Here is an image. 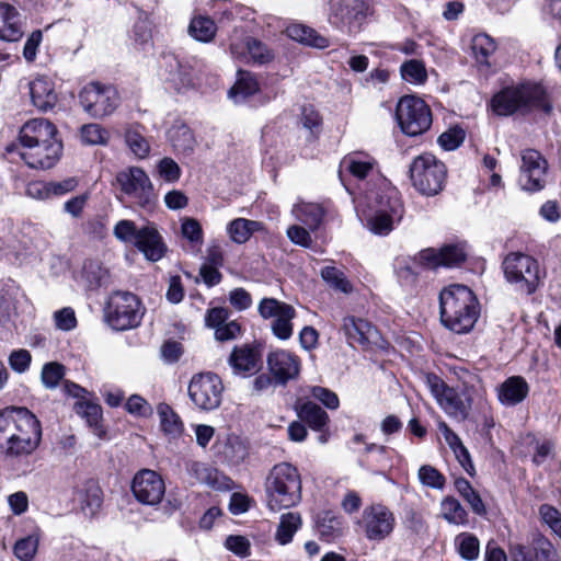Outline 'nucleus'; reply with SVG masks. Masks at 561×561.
I'll return each mask as SVG.
<instances>
[{
  "instance_id": "60",
  "label": "nucleus",
  "mask_w": 561,
  "mask_h": 561,
  "mask_svg": "<svg viewBox=\"0 0 561 561\" xmlns=\"http://www.w3.org/2000/svg\"><path fill=\"white\" fill-rule=\"evenodd\" d=\"M157 171L159 176L168 183L176 182L182 174L180 165L169 157H164L158 162Z\"/></svg>"
},
{
  "instance_id": "13",
  "label": "nucleus",
  "mask_w": 561,
  "mask_h": 561,
  "mask_svg": "<svg viewBox=\"0 0 561 561\" xmlns=\"http://www.w3.org/2000/svg\"><path fill=\"white\" fill-rule=\"evenodd\" d=\"M224 385L214 373H201L188 383V397L196 408L203 411L217 409L222 399Z\"/></svg>"
},
{
  "instance_id": "31",
  "label": "nucleus",
  "mask_w": 561,
  "mask_h": 561,
  "mask_svg": "<svg viewBox=\"0 0 561 561\" xmlns=\"http://www.w3.org/2000/svg\"><path fill=\"white\" fill-rule=\"evenodd\" d=\"M124 139L127 148L137 159H146L150 154L151 144L146 136V128L140 124H130L125 128Z\"/></svg>"
},
{
  "instance_id": "17",
  "label": "nucleus",
  "mask_w": 561,
  "mask_h": 561,
  "mask_svg": "<svg viewBox=\"0 0 561 561\" xmlns=\"http://www.w3.org/2000/svg\"><path fill=\"white\" fill-rule=\"evenodd\" d=\"M548 162L543 156L535 149H526L522 152L519 185L524 191L538 192L546 185Z\"/></svg>"
},
{
  "instance_id": "40",
  "label": "nucleus",
  "mask_w": 561,
  "mask_h": 561,
  "mask_svg": "<svg viewBox=\"0 0 561 561\" xmlns=\"http://www.w3.org/2000/svg\"><path fill=\"white\" fill-rule=\"evenodd\" d=\"M261 229L262 222L245 218L233 219L227 227L231 240L239 244L247 242L254 232Z\"/></svg>"
},
{
  "instance_id": "57",
  "label": "nucleus",
  "mask_w": 561,
  "mask_h": 561,
  "mask_svg": "<svg viewBox=\"0 0 561 561\" xmlns=\"http://www.w3.org/2000/svg\"><path fill=\"white\" fill-rule=\"evenodd\" d=\"M170 139L175 149L184 152L193 150L195 144L193 133L184 125L173 129Z\"/></svg>"
},
{
  "instance_id": "24",
  "label": "nucleus",
  "mask_w": 561,
  "mask_h": 561,
  "mask_svg": "<svg viewBox=\"0 0 561 561\" xmlns=\"http://www.w3.org/2000/svg\"><path fill=\"white\" fill-rule=\"evenodd\" d=\"M56 126L46 118H34L25 123L20 129L19 140L21 147L50 144L57 139Z\"/></svg>"
},
{
  "instance_id": "11",
  "label": "nucleus",
  "mask_w": 561,
  "mask_h": 561,
  "mask_svg": "<svg viewBox=\"0 0 561 561\" xmlns=\"http://www.w3.org/2000/svg\"><path fill=\"white\" fill-rule=\"evenodd\" d=\"M396 117L401 130L411 137L422 135L432 125L430 107L414 95H404L399 100Z\"/></svg>"
},
{
  "instance_id": "37",
  "label": "nucleus",
  "mask_w": 561,
  "mask_h": 561,
  "mask_svg": "<svg viewBox=\"0 0 561 561\" xmlns=\"http://www.w3.org/2000/svg\"><path fill=\"white\" fill-rule=\"evenodd\" d=\"M288 36L305 45L323 49L330 46V39L304 24H293L287 28Z\"/></svg>"
},
{
  "instance_id": "63",
  "label": "nucleus",
  "mask_w": 561,
  "mask_h": 561,
  "mask_svg": "<svg viewBox=\"0 0 561 561\" xmlns=\"http://www.w3.org/2000/svg\"><path fill=\"white\" fill-rule=\"evenodd\" d=\"M54 321L57 329L61 331H71L77 327V318L75 310L65 307L54 312Z\"/></svg>"
},
{
  "instance_id": "62",
  "label": "nucleus",
  "mask_w": 561,
  "mask_h": 561,
  "mask_svg": "<svg viewBox=\"0 0 561 561\" xmlns=\"http://www.w3.org/2000/svg\"><path fill=\"white\" fill-rule=\"evenodd\" d=\"M139 229L131 220L123 219L119 220L113 230L114 236L123 242H136L138 238Z\"/></svg>"
},
{
  "instance_id": "36",
  "label": "nucleus",
  "mask_w": 561,
  "mask_h": 561,
  "mask_svg": "<svg viewBox=\"0 0 561 561\" xmlns=\"http://www.w3.org/2000/svg\"><path fill=\"white\" fill-rule=\"evenodd\" d=\"M229 364L237 374H248L257 370L259 356L256 352L249 347H234L229 357Z\"/></svg>"
},
{
  "instance_id": "10",
  "label": "nucleus",
  "mask_w": 561,
  "mask_h": 561,
  "mask_svg": "<svg viewBox=\"0 0 561 561\" xmlns=\"http://www.w3.org/2000/svg\"><path fill=\"white\" fill-rule=\"evenodd\" d=\"M116 183L121 192L141 208L150 209L156 205L157 194L153 184L142 168L128 167L117 172Z\"/></svg>"
},
{
  "instance_id": "38",
  "label": "nucleus",
  "mask_w": 561,
  "mask_h": 561,
  "mask_svg": "<svg viewBox=\"0 0 561 561\" xmlns=\"http://www.w3.org/2000/svg\"><path fill=\"white\" fill-rule=\"evenodd\" d=\"M295 218L308 227L309 230H317L324 217V209L314 203H299L291 210Z\"/></svg>"
},
{
  "instance_id": "46",
  "label": "nucleus",
  "mask_w": 561,
  "mask_h": 561,
  "mask_svg": "<svg viewBox=\"0 0 561 561\" xmlns=\"http://www.w3.org/2000/svg\"><path fill=\"white\" fill-rule=\"evenodd\" d=\"M158 414L160 416L161 427L165 434L175 437L183 432V423L170 405L165 403L160 404L158 407Z\"/></svg>"
},
{
  "instance_id": "22",
  "label": "nucleus",
  "mask_w": 561,
  "mask_h": 561,
  "mask_svg": "<svg viewBox=\"0 0 561 561\" xmlns=\"http://www.w3.org/2000/svg\"><path fill=\"white\" fill-rule=\"evenodd\" d=\"M466 256L463 248L457 244H448L439 250L428 248L419 252L420 263L427 268L458 266Z\"/></svg>"
},
{
  "instance_id": "42",
  "label": "nucleus",
  "mask_w": 561,
  "mask_h": 561,
  "mask_svg": "<svg viewBox=\"0 0 561 561\" xmlns=\"http://www.w3.org/2000/svg\"><path fill=\"white\" fill-rule=\"evenodd\" d=\"M217 32L215 22L208 18L198 15L191 20L188 34L196 41L209 43L214 39Z\"/></svg>"
},
{
  "instance_id": "33",
  "label": "nucleus",
  "mask_w": 561,
  "mask_h": 561,
  "mask_svg": "<svg viewBox=\"0 0 561 561\" xmlns=\"http://www.w3.org/2000/svg\"><path fill=\"white\" fill-rule=\"evenodd\" d=\"M296 411L300 421L307 423L311 430L322 432L328 427V413L314 402L306 401L297 405Z\"/></svg>"
},
{
  "instance_id": "45",
  "label": "nucleus",
  "mask_w": 561,
  "mask_h": 561,
  "mask_svg": "<svg viewBox=\"0 0 561 561\" xmlns=\"http://www.w3.org/2000/svg\"><path fill=\"white\" fill-rule=\"evenodd\" d=\"M82 277L89 289H95L107 283L108 271L99 261L88 260L83 264Z\"/></svg>"
},
{
  "instance_id": "4",
  "label": "nucleus",
  "mask_w": 561,
  "mask_h": 561,
  "mask_svg": "<svg viewBox=\"0 0 561 561\" xmlns=\"http://www.w3.org/2000/svg\"><path fill=\"white\" fill-rule=\"evenodd\" d=\"M265 501L272 512L297 505L301 500V479L296 467L288 462L275 465L265 483Z\"/></svg>"
},
{
  "instance_id": "48",
  "label": "nucleus",
  "mask_w": 561,
  "mask_h": 561,
  "mask_svg": "<svg viewBox=\"0 0 561 561\" xmlns=\"http://www.w3.org/2000/svg\"><path fill=\"white\" fill-rule=\"evenodd\" d=\"M471 48L477 62L489 66V58L495 51L496 45L489 35L478 34L472 38Z\"/></svg>"
},
{
  "instance_id": "28",
  "label": "nucleus",
  "mask_w": 561,
  "mask_h": 561,
  "mask_svg": "<svg viewBox=\"0 0 561 561\" xmlns=\"http://www.w3.org/2000/svg\"><path fill=\"white\" fill-rule=\"evenodd\" d=\"M529 392V386L524 377L512 376L497 388L499 401L505 407H514L523 402Z\"/></svg>"
},
{
  "instance_id": "51",
  "label": "nucleus",
  "mask_w": 561,
  "mask_h": 561,
  "mask_svg": "<svg viewBox=\"0 0 561 561\" xmlns=\"http://www.w3.org/2000/svg\"><path fill=\"white\" fill-rule=\"evenodd\" d=\"M39 443L27 438H20L11 434L7 437L5 456L8 457H21L32 454L38 446Z\"/></svg>"
},
{
  "instance_id": "12",
  "label": "nucleus",
  "mask_w": 561,
  "mask_h": 561,
  "mask_svg": "<svg viewBox=\"0 0 561 561\" xmlns=\"http://www.w3.org/2000/svg\"><path fill=\"white\" fill-rule=\"evenodd\" d=\"M79 101L89 115L94 118H102L111 115L116 110L119 104V96L114 87L91 82L80 91Z\"/></svg>"
},
{
  "instance_id": "2",
  "label": "nucleus",
  "mask_w": 561,
  "mask_h": 561,
  "mask_svg": "<svg viewBox=\"0 0 561 561\" xmlns=\"http://www.w3.org/2000/svg\"><path fill=\"white\" fill-rule=\"evenodd\" d=\"M490 106L497 116L526 115L535 110L551 111L545 89L530 82L502 88L492 96Z\"/></svg>"
},
{
  "instance_id": "43",
  "label": "nucleus",
  "mask_w": 561,
  "mask_h": 561,
  "mask_svg": "<svg viewBox=\"0 0 561 561\" xmlns=\"http://www.w3.org/2000/svg\"><path fill=\"white\" fill-rule=\"evenodd\" d=\"M455 488L462 499L469 504L474 514L479 516L486 514V508L480 494L472 488L471 483L467 479H456Z\"/></svg>"
},
{
  "instance_id": "44",
  "label": "nucleus",
  "mask_w": 561,
  "mask_h": 561,
  "mask_svg": "<svg viewBox=\"0 0 561 561\" xmlns=\"http://www.w3.org/2000/svg\"><path fill=\"white\" fill-rule=\"evenodd\" d=\"M442 516L449 524L454 525H467L468 513L460 504V502L453 497L446 496L440 502Z\"/></svg>"
},
{
  "instance_id": "47",
  "label": "nucleus",
  "mask_w": 561,
  "mask_h": 561,
  "mask_svg": "<svg viewBox=\"0 0 561 561\" xmlns=\"http://www.w3.org/2000/svg\"><path fill=\"white\" fill-rule=\"evenodd\" d=\"M455 546L460 557L467 561L477 560L480 553L478 538L469 533H461L455 538Z\"/></svg>"
},
{
  "instance_id": "7",
  "label": "nucleus",
  "mask_w": 561,
  "mask_h": 561,
  "mask_svg": "<svg viewBox=\"0 0 561 561\" xmlns=\"http://www.w3.org/2000/svg\"><path fill=\"white\" fill-rule=\"evenodd\" d=\"M371 13L369 0H330L328 21L335 30L355 35Z\"/></svg>"
},
{
  "instance_id": "41",
  "label": "nucleus",
  "mask_w": 561,
  "mask_h": 561,
  "mask_svg": "<svg viewBox=\"0 0 561 561\" xmlns=\"http://www.w3.org/2000/svg\"><path fill=\"white\" fill-rule=\"evenodd\" d=\"M300 526L301 517L298 513L289 512L283 514L275 534L276 541L280 545L289 543Z\"/></svg>"
},
{
  "instance_id": "64",
  "label": "nucleus",
  "mask_w": 561,
  "mask_h": 561,
  "mask_svg": "<svg viewBox=\"0 0 561 561\" xmlns=\"http://www.w3.org/2000/svg\"><path fill=\"white\" fill-rule=\"evenodd\" d=\"M311 396L330 410H336L340 405L336 393L328 388L314 386L311 388Z\"/></svg>"
},
{
  "instance_id": "35",
  "label": "nucleus",
  "mask_w": 561,
  "mask_h": 561,
  "mask_svg": "<svg viewBox=\"0 0 561 561\" xmlns=\"http://www.w3.org/2000/svg\"><path fill=\"white\" fill-rule=\"evenodd\" d=\"M78 494L83 513L89 516L95 515L103 502V493L99 483L94 480H87Z\"/></svg>"
},
{
  "instance_id": "30",
  "label": "nucleus",
  "mask_w": 561,
  "mask_h": 561,
  "mask_svg": "<svg viewBox=\"0 0 561 561\" xmlns=\"http://www.w3.org/2000/svg\"><path fill=\"white\" fill-rule=\"evenodd\" d=\"M376 161L374 158L362 152L346 154L340 163V174L348 172L357 180L366 179L374 170Z\"/></svg>"
},
{
  "instance_id": "49",
  "label": "nucleus",
  "mask_w": 561,
  "mask_h": 561,
  "mask_svg": "<svg viewBox=\"0 0 561 561\" xmlns=\"http://www.w3.org/2000/svg\"><path fill=\"white\" fill-rule=\"evenodd\" d=\"M416 264L423 266L420 263L419 254L416 256H414L413 259L402 257V259L396 260V264H394L396 273H397L399 280L402 284L412 285L415 283L416 278H417V274H419V272L415 268Z\"/></svg>"
},
{
  "instance_id": "52",
  "label": "nucleus",
  "mask_w": 561,
  "mask_h": 561,
  "mask_svg": "<svg viewBox=\"0 0 561 561\" xmlns=\"http://www.w3.org/2000/svg\"><path fill=\"white\" fill-rule=\"evenodd\" d=\"M173 61L175 68L173 69V65H171L172 69L170 71L169 80L173 83L174 88L178 91H181L182 89L193 87L194 76L191 67L181 64L175 58L173 59Z\"/></svg>"
},
{
  "instance_id": "14",
  "label": "nucleus",
  "mask_w": 561,
  "mask_h": 561,
  "mask_svg": "<svg viewBox=\"0 0 561 561\" xmlns=\"http://www.w3.org/2000/svg\"><path fill=\"white\" fill-rule=\"evenodd\" d=\"M396 525L393 513L383 504L375 503L364 508L360 526L369 541H382L388 538Z\"/></svg>"
},
{
  "instance_id": "59",
  "label": "nucleus",
  "mask_w": 561,
  "mask_h": 561,
  "mask_svg": "<svg viewBox=\"0 0 561 561\" xmlns=\"http://www.w3.org/2000/svg\"><path fill=\"white\" fill-rule=\"evenodd\" d=\"M466 133L460 127H453L443 133L438 139V145L447 151L457 149L465 140Z\"/></svg>"
},
{
  "instance_id": "19",
  "label": "nucleus",
  "mask_w": 561,
  "mask_h": 561,
  "mask_svg": "<svg viewBox=\"0 0 561 561\" xmlns=\"http://www.w3.org/2000/svg\"><path fill=\"white\" fill-rule=\"evenodd\" d=\"M266 365L276 385L284 387L298 378L301 364L296 354L286 350H276L267 354Z\"/></svg>"
},
{
  "instance_id": "58",
  "label": "nucleus",
  "mask_w": 561,
  "mask_h": 561,
  "mask_svg": "<svg viewBox=\"0 0 561 561\" xmlns=\"http://www.w3.org/2000/svg\"><path fill=\"white\" fill-rule=\"evenodd\" d=\"M38 548V538L27 536L16 541L14 546V554L21 561H31Z\"/></svg>"
},
{
  "instance_id": "27",
  "label": "nucleus",
  "mask_w": 561,
  "mask_h": 561,
  "mask_svg": "<svg viewBox=\"0 0 561 561\" xmlns=\"http://www.w3.org/2000/svg\"><path fill=\"white\" fill-rule=\"evenodd\" d=\"M24 34L21 14L8 3H0V38L5 42H18Z\"/></svg>"
},
{
  "instance_id": "23",
  "label": "nucleus",
  "mask_w": 561,
  "mask_h": 561,
  "mask_svg": "<svg viewBox=\"0 0 561 561\" xmlns=\"http://www.w3.org/2000/svg\"><path fill=\"white\" fill-rule=\"evenodd\" d=\"M342 330L348 344L353 347L359 345L366 348L370 345H378L380 340L378 330L371 323L360 318L345 317Z\"/></svg>"
},
{
  "instance_id": "3",
  "label": "nucleus",
  "mask_w": 561,
  "mask_h": 561,
  "mask_svg": "<svg viewBox=\"0 0 561 561\" xmlns=\"http://www.w3.org/2000/svg\"><path fill=\"white\" fill-rule=\"evenodd\" d=\"M364 203L369 209L367 227L375 234L386 236L393 229L394 221L402 218L403 205L399 191L386 180L364 195Z\"/></svg>"
},
{
  "instance_id": "54",
  "label": "nucleus",
  "mask_w": 561,
  "mask_h": 561,
  "mask_svg": "<svg viewBox=\"0 0 561 561\" xmlns=\"http://www.w3.org/2000/svg\"><path fill=\"white\" fill-rule=\"evenodd\" d=\"M540 520L546 524L551 531L561 538V513L550 504H541L538 508Z\"/></svg>"
},
{
  "instance_id": "18",
  "label": "nucleus",
  "mask_w": 561,
  "mask_h": 561,
  "mask_svg": "<svg viewBox=\"0 0 561 561\" xmlns=\"http://www.w3.org/2000/svg\"><path fill=\"white\" fill-rule=\"evenodd\" d=\"M131 491L138 502L154 506L163 499L165 484L158 472L151 469H141L133 479Z\"/></svg>"
},
{
  "instance_id": "50",
  "label": "nucleus",
  "mask_w": 561,
  "mask_h": 561,
  "mask_svg": "<svg viewBox=\"0 0 561 561\" xmlns=\"http://www.w3.org/2000/svg\"><path fill=\"white\" fill-rule=\"evenodd\" d=\"M403 80L412 84H423L427 79V72L423 61L411 59L401 65Z\"/></svg>"
},
{
  "instance_id": "53",
  "label": "nucleus",
  "mask_w": 561,
  "mask_h": 561,
  "mask_svg": "<svg viewBox=\"0 0 561 561\" xmlns=\"http://www.w3.org/2000/svg\"><path fill=\"white\" fill-rule=\"evenodd\" d=\"M322 279L333 289L348 294L352 291V285L344 273L335 266H324L321 272Z\"/></svg>"
},
{
  "instance_id": "32",
  "label": "nucleus",
  "mask_w": 561,
  "mask_h": 561,
  "mask_svg": "<svg viewBox=\"0 0 561 561\" xmlns=\"http://www.w3.org/2000/svg\"><path fill=\"white\" fill-rule=\"evenodd\" d=\"M11 434L20 438L28 437L31 440L39 443L42 437L39 421L26 408H19L15 424L10 435Z\"/></svg>"
},
{
  "instance_id": "55",
  "label": "nucleus",
  "mask_w": 561,
  "mask_h": 561,
  "mask_svg": "<svg viewBox=\"0 0 561 561\" xmlns=\"http://www.w3.org/2000/svg\"><path fill=\"white\" fill-rule=\"evenodd\" d=\"M419 480L420 482L428 488L443 490L446 483L445 477L433 466L423 465L419 469Z\"/></svg>"
},
{
  "instance_id": "15",
  "label": "nucleus",
  "mask_w": 561,
  "mask_h": 561,
  "mask_svg": "<svg viewBox=\"0 0 561 561\" xmlns=\"http://www.w3.org/2000/svg\"><path fill=\"white\" fill-rule=\"evenodd\" d=\"M263 319H274L272 331L279 340H288L293 335L291 320L296 317L293 306L275 298H263L257 307Z\"/></svg>"
},
{
  "instance_id": "8",
  "label": "nucleus",
  "mask_w": 561,
  "mask_h": 561,
  "mask_svg": "<svg viewBox=\"0 0 561 561\" xmlns=\"http://www.w3.org/2000/svg\"><path fill=\"white\" fill-rule=\"evenodd\" d=\"M502 266L506 280L514 284L517 290L526 295L537 290L541 275L536 259L520 252H512L505 256Z\"/></svg>"
},
{
  "instance_id": "25",
  "label": "nucleus",
  "mask_w": 561,
  "mask_h": 561,
  "mask_svg": "<svg viewBox=\"0 0 561 561\" xmlns=\"http://www.w3.org/2000/svg\"><path fill=\"white\" fill-rule=\"evenodd\" d=\"M28 90L32 104L41 112H48L55 107L58 101L54 82L47 77L39 76L30 81Z\"/></svg>"
},
{
  "instance_id": "61",
  "label": "nucleus",
  "mask_w": 561,
  "mask_h": 561,
  "mask_svg": "<svg viewBox=\"0 0 561 561\" xmlns=\"http://www.w3.org/2000/svg\"><path fill=\"white\" fill-rule=\"evenodd\" d=\"M65 367L58 363L45 364L42 369V381L47 388H55L64 378Z\"/></svg>"
},
{
  "instance_id": "29",
  "label": "nucleus",
  "mask_w": 561,
  "mask_h": 561,
  "mask_svg": "<svg viewBox=\"0 0 561 561\" xmlns=\"http://www.w3.org/2000/svg\"><path fill=\"white\" fill-rule=\"evenodd\" d=\"M186 468L187 472L199 483L217 490H224L230 486L231 480L228 477L204 462L191 461L187 463Z\"/></svg>"
},
{
  "instance_id": "20",
  "label": "nucleus",
  "mask_w": 561,
  "mask_h": 561,
  "mask_svg": "<svg viewBox=\"0 0 561 561\" xmlns=\"http://www.w3.org/2000/svg\"><path fill=\"white\" fill-rule=\"evenodd\" d=\"M512 558L513 561H559L552 542L539 531L531 534L528 545H516Z\"/></svg>"
},
{
  "instance_id": "16",
  "label": "nucleus",
  "mask_w": 561,
  "mask_h": 561,
  "mask_svg": "<svg viewBox=\"0 0 561 561\" xmlns=\"http://www.w3.org/2000/svg\"><path fill=\"white\" fill-rule=\"evenodd\" d=\"M62 150L61 141H50V144H42L22 147L20 150L18 144L7 146L8 153L16 152L20 158L32 169H50L60 158Z\"/></svg>"
},
{
  "instance_id": "5",
  "label": "nucleus",
  "mask_w": 561,
  "mask_h": 561,
  "mask_svg": "<svg viewBox=\"0 0 561 561\" xmlns=\"http://www.w3.org/2000/svg\"><path fill=\"white\" fill-rule=\"evenodd\" d=\"M426 385L439 407L450 417L462 422L469 416L472 407V388L467 386L460 389L448 387L435 374L426 375Z\"/></svg>"
},
{
  "instance_id": "6",
  "label": "nucleus",
  "mask_w": 561,
  "mask_h": 561,
  "mask_svg": "<svg viewBox=\"0 0 561 561\" xmlns=\"http://www.w3.org/2000/svg\"><path fill=\"white\" fill-rule=\"evenodd\" d=\"M446 176L445 164L430 152L415 157L410 164L412 185L422 195H437L444 188Z\"/></svg>"
},
{
  "instance_id": "1",
  "label": "nucleus",
  "mask_w": 561,
  "mask_h": 561,
  "mask_svg": "<svg viewBox=\"0 0 561 561\" xmlns=\"http://www.w3.org/2000/svg\"><path fill=\"white\" fill-rule=\"evenodd\" d=\"M439 311L445 328L463 334L473 329L480 316V304L469 287L453 284L439 294Z\"/></svg>"
},
{
  "instance_id": "26",
  "label": "nucleus",
  "mask_w": 561,
  "mask_h": 561,
  "mask_svg": "<svg viewBox=\"0 0 561 561\" xmlns=\"http://www.w3.org/2000/svg\"><path fill=\"white\" fill-rule=\"evenodd\" d=\"M135 245L144 253L145 257L151 262L161 260L167 251L161 234L152 226H146L139 229Z\"/></svg>"
},
{
  "instance_id": "39",
  "label": "nucleus",
  "mask_w": 561,
  "mask_h": 561,
  "mask_svg": "<svg viewBox=\"0 0 561 561\" xmlns=\"http://www.w3.org/2000/svg\"><path fill=\"white\" fill-rule=\"evenodd\" d=\"M76 413L85 420L87 424L93 428V434L99 438L105 437V431L103 430L100 421L102 419V409L99 404L90 401H78L75 404Z\"/></svg>"
},
{
  "instance_id": "21",
  "label": "nucleus",
  "mask_w": 561,
  "mask_h": 561,
  "mask_svg": "<svg viewBox=\"0 0 561 561\" xmlns=\"http://www.w3.org/2000/svg\"><path fill=\"white\" fill-rule=\"evenodd\" d=\"M230 51L234 57H244L257 65L267 64L274 58L273 51L263 42L251 36L241 39L237 30L230 37Z\"/></svg>"
},
{
  "instance_id": "9",
  "label": "nucleus",
  "mask_w": 561,
  "mask_h": 561,
  "mask_svg": "<svg viewBox=\"0 0 561 561\" xmlns=\"http://www.w3.org/2000/svg\"><path fill=\"white\" fill-rule=\"evenodd\" d=\"M144 316L139 298L129 291H115L105 308L106 321L116 331L138 327Z\"/></svg>"
},
{
  "instance_id": "56",
  "label": "nucleus",
  "mask_w": 561,
  "mask_h": 561,
  "mask_svg": "<svg viewBox=\"0 0 561 561\" xmlns=\"http://www.w3.org/2000/svg\"><path fill=\"white\" fill-rule=\"evenodd\" d=\"M110 134L99 124H87L81 128V139L88 145H106Z\"/></svg>"
},
{
  "instance_id": "34",
  "label": "nucleus",
  "mask_w": 561,
  "mask_h": 561,
  "mask_svg": "<svg viewBox=\"0 0 561 561\" xmlns=\"http://www.w3.org/2000/svg\"><path fill=\"white\" fill-rule=\"evenodd\" d=\"M260 90L259 81L255 75L239 70L238 79L233 87L229 90L228 95L234 103L245 102L250 96Z\"/></svg>"
}]
</instances>
